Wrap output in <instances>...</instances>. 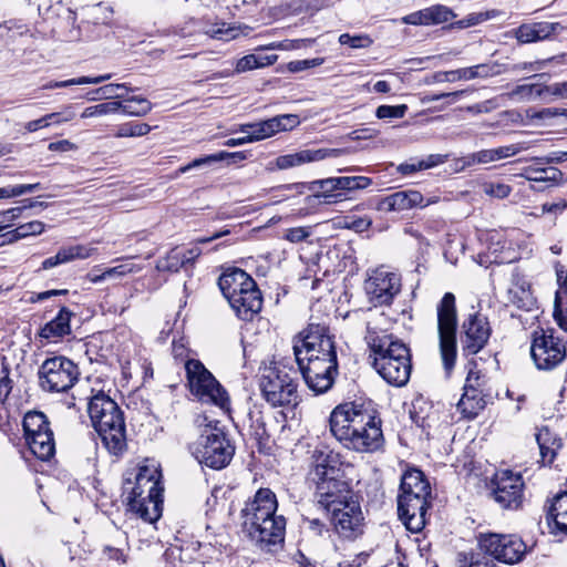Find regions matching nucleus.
<instances>
[{"label":"nucleus","mask_w":567,"mask_h":567,"mask_svg":"<svg viewBox=\"0 0 567 567\" xmlns=\"http://www.w3.org/2000/svg\"><path fill=\"white\" fill-rule=\"evenodd\" d=\"M370 422L371 412L354 403H344L332 410L329 427L336 440L347 447L353 434Z\"/></svg>","instance_id":"11"},{"label":"nucleus","mask_w":567,"mask_h":567,"mask_svg":"<svg viewBox=\"0 0 567 567\" xmlns=\"http://www.w3.org/2000/svg\"><path fill=\"white\" fill-rule=\"evenodd\" d=\"M337 188L340 190H357L367 188L371 185V179L365 176H342L337 177Z\"/></svg>","instance_id":"50"},{"label":"nucleus","mask_w":567,"mask_h":567,"mask_svg":"<svg viewBox=\"0 0 567 567\" xmlns=\"http://www.w3.org/2000/svg\"><path fill=\"white\" fill-rule=\"evenodd\" d=\"M315 464L308 474V481L315 485V498L318 504L330 512L354 498L347 482L338 480V470L330 464V455L315 452Z\"/></svg>","instance_id":"5"},{"label":"nucleus","mask_w":567,"mask_h":567,"mask_svg":"<svg viewBox=\"0 0 567 567\" xmlns=\"http://www.w3.org/2000/svg\"><path fill=\"white\" fill-rule=\"evenodd\" d=\"M364 340L370 350L369 359H371V362H381V359H390L396 355L399 349L406 350L409 348L392 333L380 329L372 324V322L368 323Z\"/></svg>","instance_id":"19"},{"label":"nucleus","mask_w":567,"mask_h":567,"mask_svg":"<svg viewBox=\"0 0 567 567\" xmlns=\"http://www.w3.org/2000/svg\"><path fill=\"white\" fill-rule=\"evenodd\" d=\"M561 172L555 167L550 168H533L525 169L524 177L533 182H558L561 178Z\"/></svg>","instance_id":"49"},{"label":"nucleus","mask_w":567,"mask_h":567,"mask_svg":"<svg viewBox=\"0 0 567 567\" xmlns=\"http://www.w3.org/2000/svg\"><path fill=\"white\" fill-rule=\"evenodd\" d=\"M245 424L248 426L249 435L257 440L259 443L268 440L269 435L266 429L262 411L259 406L254 405L249 409L246 415Z\"/></svg>","instance_id":"37"},{"label":"nucleus","mask_w":567,"mask_h":567,"mask_svg":"<svg viewBox=\"0 0 567 567\" xmlns=\"http://www.w3.org/2000/svg\"><path fill=\"white\" fill-rule=\"evenodd\" d=\"M566 342L555 336L551 330L539 329L534 331L530 357L538 370L551 371L566 358Z\"/></svg>","instance_id":"12"},{"label":"nucleus","mask_w":567,"mask_h":567,"mask_svg":"<svg viewBox=\"0 0 567 567\" xmlns=\"http://www.w3.org/2000/svg\"><path fill=\"white\" fill-rule=\"evenodd\" d=\"M447 156L441 155V154H432L427 156L426 159H422L419 162V168L427 169L434 166H437L440 164L445 163Z\"/></svg>","instance_id":"63"},{"label":"nucleus","mask_w":567,"mask_h":567,"mask_svg":"<svg viewBox=\"0 0 567 567\" xmlns=\"http://www.w3.org/2000/svg\"><path fill=\"white\" fill-rule=\"evenodd\" d=\"M372 367L390 385L403 386L409 382L412 372L410 349H399L396 355L386 360L381 359V362H372Z\"/></svg>","instance_id":"21"},{"label":"nucleus","mask_w":567,"mask_h":567,"mask_svg":"<svg viewBox=\"0 0 567 567\" xmlns=\"http://www.w3.org/2000/svg\"><path fill=\"white\" fill-rule=\"evenodd\" d=\"M339 42L342 45H349L352 49L368 48L372 44V40L364 34L351 35L349 33H342L339 37Z\"/></svg>","instance_id":"55"},{"label":"nucleus","mask_w":567,"mask_h":567,"mask_svg":"<svg viewBox=\"0 0 567 567\" xmlns=\"http://www.w3.org/2000/svg\"><path fill=\"white\" fill-rule=\"evenodd\" d=\"M383 443V434L380 427V422L371 414V422L363 425L354 433L347 449L361 453H371L381 447Z\"/></svg>","instance_id":"25"},{"label":"nucleus","mask_w":567,"mask_h":567,"mask_svg":"<svg viewBox=\"0 0 567 567\" xmlns=\"http://www.w3.org/2000/svg\"><path fill=\"white\" fill-rule=\"evenodd\" d=\"M87 411L105 449L116 456L123 454L127 446L126 429L117 403L105 393L99 392L91 398Z\"/></svg>","instance_id":"3"},{"label":"nucleus","mask_w":567,"mask_h":567,"mask_svg":"<svg viewBox=\"0 0 567 567\" xmlns=\"http://www.w3.org/2000/svg\"><path fill=\"white\" fill-rule=\"evenodd\" d=\"M286 525L285 516L271 517L265 519V523L245 528L244 532L260 549L277 553L284 547Z\"/></svg>","instance_id":"16"},{"label":"nucleus","mask_w":567,"mask_h":567,"mask_svg":"<svg viewBox=\"0 0 567 567\" xmlns=\"http://www.w3.org/2000/svg\"><path fill=\"white\" fill-rule=\"evenodd\" d=\"M140 270H141V267L136 266L133 262L125 261V262H123V264H121L118 266L107 268L105 270V275H107L109 278H112V277H123V276H126L128 274L137 272Z\"/></svg>","instance_id":"58"},{"label":"nucleus","mask_w":567,"mask_h":567,"mask_svg":"<svg viewBox=\"0 0 567 567\" xmlns=\"http://www.w3.org/2000/svg\"><path fill=\"white\" fill-rule=\"evenodd\" d=\"M112 78L110 73L99 75V76H80L75 79H70L65 81H51L43 85L45 90L66 87L71 85H82V84H100L104 81H107Z\"/></svg>","instance_id":"45"},{"label":"nucleus","mask_w":567,"mask_h":567,"mask_svg":"<svg viewBox=\"0 0 567 567\" xmlns=\"http://www.w3.org/2000/svg\"><path fill=\"white\" fill-rule=\"evenodd\" d=\"M30 451L42 461H47L54 455L55 443L52 430L38 433L25 437Z\"/></svg>","instance_id":"35"},{"label":"nucleus","mask_w":567,"mask_h":567,"mask_svg":"<svg viewBox=\"0 0 567 567\" xmlns=\"http://www.w3.org/2000/svg\"><path fill=\"white\" fill-rule=\"evenodd\" d=\"M408 106L402 105H380L375 111V116L380 120L402 118L406 113Z\"/></svg>","instance_id":"53"},{"label":"nucleus","mask_w":567,"mask_h":567,"mask_svg":"<svg viewBox=\"0 0 567 567\" xmlns=\"http://www.w3.org/2000/svg\"><path fill=\"white\" fill-rule=\"evenodd\" d=\"M203 32L213 39L229 41L236 37V30L224 22H206Z\"/></svg>","instance_id":"48"},{"label":"nucleus","mask_w":567,"mask_h":567,"mask_svg":"<svg viewBox=\"0 0 567 567\" xmlns=\"http://www.w3.org/2000/svg\"><path fill=\"white\" fill-rule=\"evenodd\" d=\"M492 496L503 509L517 511L524 502V480L520 473L499 471L492 481Z\"/></svg>","instance_id":"14"},{"label":"nucleus","mask_w":567,"mask_h":567,"mask_svg":"<svg viewBox=\"0 0 567 567\" xmlns=\"http://www.w3.org/2000/svg\"><path fill=\"white\" fill-rule=\"evenodd\" d=\"M564 29L559 22H535L519 25L514 35L519 43H532L548 39Z\"/></svg>","instance_id":"28"},{"label":"nucleus","mask_w":567,"mask_h":567,"mask_svg":"<svg viewBox=\"0 0 567 567\" xmlns=\"http://www.w3.org/2000/svg\"><path fill=\"white\" fill-rule=\"evenodd\" d=\"M536 441L539 447L542 463L546 465L553 464L558 451L563 447L561 439L548 426H543L536 433Z\"/></svg>","instance_id":"32"},{"label":"nucleus","mask_w":567,"mask_h":567,"mask_svg":"<svg viewBox=\"0 0 567 567\" xmlns=\"http://www.w3.org/2000/svg\"><path fill=\"white\" fill-rule=\"evenodd\" d=\"M276 60V56H257L255 54H248L239 59L236 63L235 71L236 73H243L246 71H250L254 69L262 68L269 64H272Z\"/></svg>","instance_id":"47"},{"label":"nucleus","mask_w":567,"mask_h":567,"mask_svg":"<svg viewBox=\"0 0 567 567\" xmlns=\"http://www.w3.org/2000/svg\"><path fill=\"white\" fill-rule=\"evenodd\" d=\"M24 437L32 436L51 430L50 423L44 413L33 411L28 412L23 419Z\"/></svg>","instance_id":"40"},{"label":"nucleus","mask_w":567,"mask_h":567,"mask_svg":"<svg viewBox=\"0 0 567 567\" xmlns=\"http://www.w3.org/2000/svg\"><path fill=\"white\" fill-rule=\"evenodd\" d=\"M48 148L52 152H70L75 150L76 146L69 140H61L56 142H51Z\"/></svg>","instance_id":"64"},{"label":"nucleus","mask_w":567,"mask_h":567,"mask_svg":"<svg viewBox=\"0 0 567 567\" xmlns=\"http://www.w3.org/2000/svg\"><path fill=\"white\" fill-rule=\"evenodd\" d=\"M485 406L486 401L482 390H463V394L457 403V410L468 420L476 417Z\"/></svg>","instance_id":"34"},{"label":"nucleus","mask_w":567,"mask_h":567,"mask_svg":"<svg viewBox=\"0 0 567 567\" xmlns=\"http://www.w3.org/2000/svg\"><path fill=\"white\" fill-rule=\"evenodd\" d=\"M478 546L485 554L509 565L520 561L527 553L523 539L513 534H482Z\"/></svg>","instance_id":"13"},{"label":"nucleus","mask_w":567,"mask_h":567,"mask_svg":"<svg viewBox=\"0 0 567 567\" xmlns=\"http://www.w3.org/2000/svg\"><path fill=\"white\" fill-rule=\"evenodd\" d=\"M278 503L275 493L269 488H260L252 499L245 504L241 509L243 528L250 527L265 519L279 517L277 514Z\"/></svg>","instance_id":"18"},{"label":"nucleus","mask_w":567,"mask_h":567,"mask_svg":"<svg viewBox=\"0 0 567 567\" xmlns=\"http://www.w3.org/2000/svg\"><path fill=\"white\" fill-rule=\"evenodd\" d=\"M184 258L182 249L174 248L164 258L157 260L156 269L158 271L177 272L181 268L187 267Z\"/></svg>","instance_id":"42"},{"label":"nucleus","mask_w":567,"mask_h":567,"mask_svg":"<svg viewBox=\"0 0 567 567\" xmlns=\"http://www.w3.org/2000/svg\"><path fill=\"white\" fill-rule=\"evenodd\" d=\"M364 289L374 306L390 305L401 290V279L395 272L378 268L367 279Z\"/></svg>","instance_id":"17"},{"label":"nucleus","mask_w":567,"mask_h":567,"mask_svg":"<svg viewBox=\"0 0 567 567\" xmlns=\"http://www.w3.org/2000/svg\"><path fill=\"white\" fill-rule=\"evenodd\" d=\"M293 353L307 386L317 394L329 391L338 375L334 337L323 323L310 322L293 341Z\"/></svg>","instance_id":"1"},{"label":"nucleus","mask_w":567,"mask_h":567,"mask_svg":"<svg viewBox=\"0 0 567 567\" xmlns=\"http://www.w3.org/2000/svg\"><path fill=\"white\" fill-rule=\"evenodd\" d=\"M502 73L501 65L498 63H482L474 66L464 68L463 76L464 80L474 79H486L495 76Z\"/></svg>","instance_id":"44"},{"label":"nucleus","mask_w":567,"mask_h":567,"mask_svg":"<svg viewBox=\"0 0 567 567\" xmlns=\"http://www.w3.org/2000/svg\"><path fill=\"white\" fill-rule=\"evenodd\" d=\"M455 17L453 11L442 4L429 7L413 12L403 18L404 23L413 25L440 24L452 20Z\"/></svg>","instance_id":"29"},{"label":"nucleus","mask_w":567,"mask_h":567,"mask_svg":"<svg viewBox=\"0 0 567 567\" xmlns=\"http://www.w3.org/2000/svg\"><path fill=\"white\" fill-rule=\"evenodd\" d=\"M336 181L337 177L318 181L317 184L321 192L318 193L316 197L321 199L324 204H333L343 200L344 197L342 193H334L336 190H340V188H337Z\"/></svg>","instance_id":"43"},{"label":"nucleus","mask_w":567,"mask_h":567,"mask_svg":"<svg viewBox=\"0 0 567 567\" xmlns=\"http://www.w3.org/2000/svg\"><path fill=\"white\" fill-rule=\"evenodd\" d=\"M545 93H548V85L532 83L517 85L508 93V96L518 101H532L540 97Z\"/></svg>","instance_id":"41"},{"label":"nucleus","mask_w":567,"mask_h":567,"mask_svg":"<svg viewBox=\"0 0 567 567\" xmlns=\"http://www.w3.org/2000/svg\"><path fill=\"white\" fill-rule=\"evenodd\" d=\"M528 147L529 146L527 143L522 142L491 150H482L464 157L463 167L473 166L475 164H489L496 161L505 159L528 150Z\"/></svg>","instance_id":"27"},{"label":"nucleus","mask_w":567,"mask_h":567,"mask_svg":"<svg viewBox=\"0 0 567 567\" xmlns=\"http://www.w3.org/2000/svg\"><path fill=\"white\" fill-rule=\"evenodd\" d=\"M548 517L554 520L558 529L567 534V491L553 498Z\"/></svg>","instance_id":"39"},{"label":"nucleus","mask_w":567,"mask_h":567,"mask_svg":"<svg viewBox=\"0 0 567 567\" xmlns=\"http://www.w3.org/2000/svg\"><path fill=\"white\" fill-rule=\"evenodd\" d=\"M72 317V311L65 307L61 308L58 315L41 328L40 337L56 342L63 337L71 334L70 321Z\"/></svg>","instance_id":"30"},{"label":"nucleus","mask_w":567,"mask_h":567,"mask_svg":"<svg viewBox=\"0 0 567 567\" xmlns=\"http://www.w3.org/2000/svg\"><path fill=\"white\" fill-rule=\"evenodd\" d=\"M120 110L127 115L144 116L152 110V104L144 97L133 96L125 99Z\"/></svg>","instance_id":"46"},{"label":"nucleus","mask_w":567,"mask_h":567,"mask_svg":"<svg viewBox=\"0 0 567 567\" xmlns=\"http://www.w3.org/2000/svg\"><path fill=\"white\" fill-rule=\"evenodd\" d=\"M468 364L471 365V368L468 370L463 390H482L483 375L481 371L476 370L475 361H471Z\"/></svg>","instance_id":"56"},{"label":"nucleus","mask_w":567,"mask_h":567,"mask_svg":"<svg viewBox=\"0 0 567 567\" xmlns=\"http://www.w3.org/2000/svg\"><path fill=\"white\" fill-rule=\"evenodd\" d=\"M439 349L445 375L449 378L456 363L457 312L455 296L446 292L436 307Z\"/></svg>","instance_id":"7"},{"label":"nucleus","mask_w":567,"mask_h":567,"mask_svg":"<svg viewBox=\"0 0 567 567\" xmlns=\"http://www.w3.org/2000/svg\"><path fill=\"white\" fill-rule=\"evenodd\" d=\"M185 370L189 390L195 396L202 402L228 410L230 401L227 391L199 360L188 359Z\"/></svg>","instance_id":"8"},{"label":"nucleus","mask_w":567,"mask_h":567,"mask_svg":"<svg viewBox=\"0 0 567 567\" xmlns=\"http://www.w3.org/2000/svg\"><path fill=\"white\" fill-rule=\"evenodd\" d=\"M436 202V198H430L424 203L423 195L417 190H400L380 199L377 209L383 213L404 212L419 206L425 207Z\"/></svg>","instance_id":"24"},{"label":"nucleus","mask_w":567,"mask_h":567,"mask_svg":"<svg viewBox=\"0 0 567 567\" xmlns=\"http://www.w3.org/2000/svg\"><path fill=\"white\" fill-rule=\"evenodd\" d=\"M94 250V248H90L83 245L62 247L59 249L55 256L43 260L42 269H50L58 265L70 262L75 259H86L92 255Z\"/></svg>","instance_id":"33"},{"label":"nucleus","mask_w":567,"mask_h":567,"mask_svg":"<svg viewBox=\"0 0 567 567\" xmlns=\"http://www.w3.org/2000/svg\"><path fill=\"white\" fill-rule=\"evenodd\" d=\"M485 193L487 195L497 197V198H505L511 194V186L506 184H488L485 186Z\"/></svg>","instance_id":"62"},{"label":"nucleus","mask_w":567,"mask_h":567,"mask_svg":"<svg viewBox=\"0 0 567 567\" xmlns=\"http://www.w3.org/2000/svg\"><path fill=\"white\" fill-rule=\"evenodd\" d=\"M300 123L296 114H282L257 123L243 124L241 133H248L251 142L265 140L276 133L289 131L298 126Z\"/></svg>","instance_id":"22"},{"label":"nucleus","mask_w":567,"mask_h":567,"mask_svg":"<svg viewBox=\"0 0 567 567\" xmlns=\"http://www.w3.org/2000/svg\"><path fill=\"white\" fill-rule=\"evenodd\" d=\"M18 228V236L22 238H25L28 236H35L43 233L45 225L40 220H32L25 224H22L17 227Z\"/></svg>","instance_id":"57"},{"label":"nucleus","mask_w":567,"mask_h":567,"mask_svg":"<svg viewBox=\"0 0 567 567\" xmlns=\"http://www.w3.org/2000/svg\"><path fill=\"white\" fill-rule=\"evenodd\" d=\"M297 372L280 362H270L259 370V390L272 408H296L300 402Z\"/></svg>","instance_id":"6"},{"label":"nucleus","mask_w":567,"mask_h":567,"mask_svg":"<svg viewBox=\"0 0 567 567\" xmlns=\"http://www.w3.org/2000/svg\"><path fill=\"white\" fill-rule=\"evenodd\" d=\"M400 495L427 498L431 495V486L424 474L416 468L406 471L401 480Z\"/></svg>","instance_id":"31"},{"label":"nucleus","mask_w":567,"mask_h":567,"mask_svg":"<svg viewBox=\"0 0 567 567\" xmlns=\"http://www.w3.org/2000/svg\"><path fill=\"white\" fill-rule=\"evenodd\" d=\"M218 286L236 316L251 321L262 308L261 292L250 275L240 268H228L219 279Z\"/></svg>","instance_id":"4"},{"label":"nucleus","mask_w":567,"mask_h":567,"mask_svg":"<svg viewBox=\"0 0 567 567\" xmlns=\"http://www.w3.org/2000/svg\"><path fill=\"white\" fill-rule=\"evenodd\" d=\"M322 62H323V59H320V58L310 59V60H297V61L289 62L288 69L291 72H300L306 69L319 66L322 64Z\"/></svg>","instance_id":"60"},{"label":"nucleus","mask_w":567,"mask_h":567,"mask_svg":"<svg viewBox=\"0 0 567 567\" xmlns=\"http://www.w3.org/2000/svg\"><path fill=\"white\" fill-rule=\"evenodd\" d=\"M331 523L336 532L344 538H355L363 532V514L355 498L332 508Z\"/></svg>","instance_id":"20"},{"label":"nucleus","mask_w":567,"mask_h":567,"mask_svg":"<svg viewBox=\"0 0 567 567\" xmlns=\"http://www.w3.org/2000/svg\"><path fill=\"white\" fill-rule=\"evenodd\" d=\"M560 292L557 291L555 296L554 318L560 329L567 332V311L560 307Z\"/></svg>","instance_id":"61"},{"label":"nucleus","mask_w":567,"mask_h":567,"mask_svg":"<svg viewBox=\"0 0 567 567\" xmlns=\"http://www.w3.org/2000/svg\"><path fill=\"white\" fill-rule=\"evenodd\" d=\"M247 158V154L245 152H225L221 151L216 154H210L200 158H195L189 164L182 166L179 168V173H186L192 168H198L203 165H208L212 163L220 162L224 159H230L233 163H238L245 161Z\"/></svg>","instance_id":"38"},{"label":"nucleus","mask_w":567,"mask_h":567,"mask_svg":"<svg viewBox=\"0 0 567 567\" xmlns=\"http://www.w3.org/2000/svg\"><path fill=\"white\" fill-rule=\"evenodd\" d=\"M310 236V227H292L286 230L284 238L290 243H301Z\"/></svg>","instance_id":"59"},{"label":"nucleus","mask_w":567,"mask_h":567,"mask_svg":"<svg viewBox=\"0 0 567 567\" xmlns=\"http://www.w3.org/2000/svg\"><path fill=\"white\" fill-rule=\"evenodd\" d=\"M193 453L200 464L221 470L230 463L235 446L220 429L214 427L205 430L199 436Z\"/></svg>","instance_id":"9"},{"label":"nucleus","mask_w":567,"mask_h":567,"mask_svg":"<svg viewBox=\"0 0 567 567\" xmlns=\"http://www.w3.org/2000/svg\"><path fill=\"white\" fill-rule=\"evenodd\" d=\"M120 90L132 91V89L127 87L125 83L121 84H106L104 86L99 87L95 93L103 99L115 100V99H126L123 93H120Z\"/></svg>","instance_id":"54"},{"label":"nucleus","mask_w":567,"mask_h":567,"mask_svg":"<svg viewBox=\"0 0 567 567\" xmlns=\"http://www.w3.org/2000/svg\"><path fill=\"white\" fill-rule=\"evenodd\" d=\"M492 328L487 318L478 312L468 315L462 322L460 342L465 357L477 354L487 344Z\"/></svg>","instance_id":"15"},{"label":"nucleus","mask_w":567,"mask_h":567,"mask_svg":"<svg viewBox=\"0 0 567 567\" xmlns=\"http://www.w3.org/2000/svg\"><path fill=\"white\" fill-rule=\"evenodd\" d=\"M427 498L399 495L398 513L405 527L412 533H419L426 524Z\"/></svg>","instance_id":"23"},{"label":"nucleus","mask_w":567,"mask_h":567,"mask_svg":"<svg viewBox=\"0 0 567 567\" xmlns=\"http://www.w3.org/2000/svg\"><path fill=\"white\" fill-rule=\"evenodd\" d=\"M161 480L159 465L154 460H145L138 466L134 481L127 477L123 484L130 508L148 523L161 517L164 491Z\"/></svg>","instance_id":"2"},{"label":"nucleus","mask_w":567,"mask_h":567,"mask_svg":"<svg viewBox=\"0 0 567 567\" xmlns=\"http://www.w3.org/2000/svg\"><path fill=\"white\" fill-rule=\"evenodd\" d=\"M39 382L48 392H65L79 380L78 365L66 357L48 358L39 369Z\"/></svg>","instance_id":"10"},{"label":"nucleus","mask_w":567,"mask_h":567,"mask_svg":"<svg viewBox=\"0 0 567 567\" xmlns=\"http://www.w3.org/2000/svg\"><path fill=\"white\" fill-rule=\"evenodd\" d=\"M151 131V126L146 123L130 122L118 127L115 136L117 137H136L144 136Z\"/></svg>","instance_id":"52"},{"label":"nucleus","mask_w":567,"mask_h":567,"mask_svg":"<svg viewBox=\"0 0 567 567\" xmlns=\"http://www.w3.org/2000/svg\"><path fill=\"white\" fill-rule=\"evenodd\" d=\"M75 116V113L72 111L71 106L64 109L63 112H54L50 114H45L44 116L27 122L24 124V130L29 133H33L40 128H44L50 126L51 124H61L64 122L72 121Z\"/></svg>","instance_id":"36"},{"label":"nucleus","mask_w":567,"mask_h":567,"mask_svg":"<svg viewBox=\"0 0 567 567\" xmlns=\"http://www.w3.org/2000/svg\"><path fill=\"white\" fill-rule=\"evenodd\" d=\"M342 153L338 148L300 150L296 153L280 155L275 164L278 169H289L305 164L322 161L327 157H336Z\"/></svg>","instance_id":"26"},{"label":"nucleus","mask_w":567,"mask_h":567,"mask_svg":"<svg viewBox=\"0 0 567 567\" xmlns=\"http://www.w3.org/2000/svg\"><path fill=\"white\" fill-rule=\"evenodd\" d=\"M121 106H122V102H117V101H111V102L96 104V105L86 107L82 112L81 117L89 118V117H94V116L106 115L110 113H115V112L120 111Z\"/></svg>","instance_id":"51"}]
</instances>
